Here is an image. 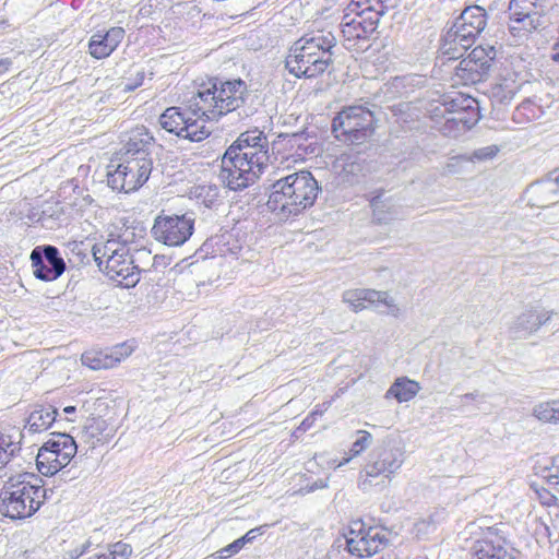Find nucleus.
<instances>
[{
    "mask_svg": "<svg viewBox=\"0 0 559 559\" xmlns=\"http://www.w3.org/2000/svg\"><path fill=\"white\" fill-rule=\"evenodd\" d=\"M250 97L243 80L213 78L198 90L189 107H169L159 116L158 122L162 129L179 139L201 142L211 134L206 121L218 120L228 114H235L237 121L253 116L257 109L248 103Z\"/></svg>",
    "mask_w": 559,
    "mask_h": 559,
    "instance_id": "1",
    "label": "nucleus"
},
{
    "mask_svg": "<svg viewBox=\"0 0 559 559\" xmlns=\"http://www.w3.org/2000/svg\"><path fill=\"white\" fill-rule=\"evenodd\" d=\"M269 141L259 129L242 132L222 158L221 178L230 190L253 185L267 166Z\"/></svg>",
    "mask_w": 559,
    "mask_h": 559,
    "instance_id": "2",
    "label": "nucleus"
},
{
    "mask_svg": "<svg viewBox=\"0 0 559 559\" xmlns=\"http://www.w3.org/2000/svg\"><path fill=\"white\" fill-rule=\"evenodd\" d=\"M320 190L313 175L308 170H300L272 185L266 205L278 221L285 222L311 207Z\"/></svg>",
    "mask_w": 559,
    "mask_h": 559,
    "instance_id": "3",
    "label": "nucleus"
},
{
    "mask_svg": "<svg viewBox=\"0 0 559 559\" xmlns=\"http://www.w3.org/2000/svg\"><path fill=\"white\" fill-rule=\"evenodd\" d=\"M47 499L44 480L33 473L13 475L0 490V515L12 521L33 516Z\"/></svg>",
    "mask_w": 559,
    "mask_h": 559,
    "instance_id": "4",
    "label": "nucleus"
},
{
    "mask_svg": "<svg viewBox=\"0 0 559 559\" xmlns=\"http://www.w3.org/2000/svg\"><path fill=\"white\" fill-rule=\"evenodd\" d=\"M334 46L335 37L331 33L306 34L290 47L286 68L296 78H317L328 69Z\"/></svg>",
    "mask_w": 559,
    "mask_h": 559,
    "instance_id": "5",
    "label": "nucleus"
},
{
    "mask_svg": "<svg viewBox=\"0 0 559 559\" xmlns=\"http://www.w3.org/2000/svg\"><path fill=\"white\" fill-rule=\"evenodd\" d=\"M487 20V11L483 7H466L442 37L438 57L441 64L462 58L486 28Z\"/></svg>",
    "mask_w": 559,
    "mask_h": 559,
    "instance_id": "6",
    "label": "nucleus"
},
{
    "mask_svg": "<svg viewBox=\"0 0 559 559\" xmlns=\"http://www.w3.org/2000/svg\"><path fill=\"white\" fill-rule=\"evenodd\" d=\"M92 254L99 270L111 281L123 287H134L139 283L141 271L134 264L126 241L109 239L105 243H96Z\"/></svg>",
    "mask_w": 559,
    "mask_h": 559,
    "instance_id": "7",
    "label": "nucleus"
},
{
    "mask_svg": "<svg viewBox=\"0 0 559 559\" xmlns=\"http://www.w3.org/2000/svg\"><path fill=\"white\" fill-rule=\"evenodd\" d=\"M78 452V445L72 436L64 432H52L38 450L36 456L37 469L45 476H52L66 467Z\"/></svg>",
    "mask_w": 559,
    "mask_h": 559,
    "instance_id": "8",
    "label": "nucleus"
},
{
    "mask_svg": "<svg viewBox=\"0 0 559 559\" xmlns=\"http://www.w3.org/2000/svg\"><path fill=\"white\" fill-rule=\"evenodd\" d=\"M108 166L107 185L118 192L129 193L141 188L150 178L153 170V158L121 157L114 168Z\"/></svg>",
    "mask_w": 559,
    "mask_h": 559,
    "instance_id": "9",
    "label": "nucleus"
},
{
    "mask_svg": "<svg viewBox=\"0 0 559 559\" xmlns=\"http://www.w3.org/2000/svg\"><path fill=\"white\" fill-rule=\"evenodd\" d=\"M194 223L195 217L191 212L170 214L162 211L154 219L151 235L163 245L180 247L193 235Z\"/></svg>",
    "mask_w": 559,
    "mask_h": 559,
    "instance_id": "10",
    "label": "nucleus"
},
{
    "mask_svg": "<svg viewBox=\"0 0 559 559\" xmlns=\"http://www.w3.org/2000/svg\"><path fill=\"white\" fill-rule=\"evenodd\" d=\"M331 131L334 139L341 144L332 143L333 146L329 148L331 151L329 154L330 171L338 185L345 183L349 180V147L347 144L349 141V107H343L333 118Z\"/></svg>",
    "mask_w": 559,
    "mask_h": 559,
    "instance_id": "11",
    "label": "nucleus"
},
{
    "mask_svg": "<svg viewBox=\"0 0 559 559\" xmlns=\"http://www.w3.org/2000/svg\"><path fill=\"white\" fill-rule=\"evenodd\" d=\"M552 0H511L509 4V31L521 38L540 25L542 15L551 8Z\"/></svg>",
    "mask_w": 559,
    "mask_h": 559,
    "instance_id": "12",
    "label": "nucleus"
},
{
    "mask_svg": "<svg viewBox=\"0 0 559 559\" xmlns=\"http://www.w3.org/2000/svg\"><path fill=\"white\" fill-rule=\"evenodd\" d=\"M495 59L492 47L486 49L481 46L475 47L466 58H463L455 67L457 82L464 85H473L481 82L491 68Z\"/></svg>",
    "mask_w": 559,
    "mask_h": 559,
    "instance_id": "13",
    "label": "nucleus"
},
{
    "mask_svg": "<svg viewBox=\"0 0 559 559\" xmlns=\"http://www.w3.org/2000/svg\"><path fill=\"white\" fill-rule=\"evenodd\" d=\"M33 274L37 280L52 282L67 270L59 249L52 245L36 246L29 255Z\"/></svg>",
    "mask_w": 559,
    "mask_h": 559,
    "instance_id": "14",
    "label": "nucleus"
},
{
    "mask_svg": "<svg viewBox=\"0 0 559 559\" xmlns=\"http://www.w3.org/2000/svg\"><path fill=\"white\" fill-rule=\"evenodd\" d=\"M404 462V451L391 444L383 442L376 447L369 454V471L376 475H382L383 478H390L392 474L399 471Z\"/></svg>",
    "mask_w": 559,
    "mask_h": 559,
    "instance_id": "15",
    "label": "nucleus"
},
{
    "mask_svg": "<svg viewBox=\"0 0 559 559\" xmlns=\"http://www.w3.org/2000/svg\"><path fill=\"white\" fill-rule=\"evenodd\" d=\"M352 556L358 558L370 557L379 551L383 544L378 528L368 526L360 520L352 519Z\"/></svg>",
    "mask_w": 559,
    "mask_h": 559,
    "instance_id": "16",
    "label": "nucleus"
},
{
    "mask_svg": "<svg viewBox=\"0 0 559 559\" xmlns=\"http://www.w3.org/2000/svg\"><path fill=\"white\" fill-rule=\"evenodd\" d=\"M554 311H546L539 308H531L522 312L510 326V333L513 338H526L537 332L539 328L547 323Z\"/></svg>",
    "mask_w": 559,
    "mask_h": 559,
    "instance_id": "17",
    "label": "nucleus"
},
{
    "mask_svg": "<svg viewBox=\"0 0 559 559\" xmlns=\"http://www.w3.org/2000/svg\"><path fill=\"white\" fill-rule=\"evenodd\" d=\"M155 139L150 131L141 126L131 130L122 147V155L128 158H153Z\"/></svg>",
    "mask_w": 559,
    "mask_h": 559,
    "instance_id": "18",
    "label": "nucleus"
},
{
    "mask_svg": "<svg viewBox=\"0 0 559 559\" xmlns=\"http://www.w3.org/2000/svg\"><path fill=\"white\" fill-rule=\"evenodd\" d=\"M367 15H352V46L355 51L364 52L370 48L369 36L376 31L379 20L378 12H366Z\"/></svg>",
    "mask_w": 559,
    "mask_h": 559,
    "instance_id": "19",
    "label": "nucleus"
},
{
    "mask_svg": "<svg viewBox=\"0 0 559 559\" xmlns=\"http://www.w3.org/2000/svg\"><path fill=\"white\" fill-rule=\"evenodd\" d=\"M124 29L119 26L111 27L105 34H94L88 43V49L92 57L103 59L119 46L124 37Z\"/></svg>",
    "mask_w": 559,
    "mask_h": 559,
    "instance_id": "20",
    "label": "nucleus"
},
{
    "mask_svg": "<svg viewBox=\"0 0 559 559\" xmlns=\"http://www.w3.org/2000/svg\"><path fill=\"white\" fill-rule=\"evenodd\" d=\"M383 304L390 309V313L397 316L399 307L394 304L393 298L386 292H378L373 289H355L352 290V310L360 311L369 306Z\"/></svg>",
    "mask_w": 559,
    "mask_h": 559,
    "instance_id": "21",
    "label": "nucleus"
},
{
    "mask_svg": "<svg viewBox=\"0 0 559 559\" xmlns=\"http://www.w3.org/2000/svg\"><path fill=\"white\" fill-rule=\"evenodd\" d=\"M527 81L520 73L508 72L491 87L492 102L508 105Z\"/></svg>",
    "mask_w": 559,
    "mask_h": 559,
    "instance_id": "22",
    "label": "nucleus"
},
{
    "mask_svg": "<svg viewBox=\"0 0 559 559\" xmlns=\"http://www.w3.org/2000/svg\"><path fill=\"white\" fill-rule=\"evenodd\" d=\"M373 114L361 106H352V147L362 143L373 132Z\"/></svg>",
    "mask_w": 559,
    "mask_h": 559,
    "instance_id": "23",
    "label": "nucleus"
},
{
    "mask_svg": "<svg viewBox=\"0 0 559 559\" xmlns=\"http://www.w3.org/2000/svg\"><path fill=\"white\" fill-rule=\"evenodd\" d=\"M472 554V559H515L514 549L506 548L498 538L476 540Z\"/></svg>",
    "mask_w": 559,
    "mask_h": 559,
    "instance_id": "24",
    "label": "nucleus"
},
{
    "mask_svg": "<svg viewBox=\"0 0 559 559\" xmlns=\"http://www.w3.org/2000/svg\"><path fill=\"white\" fill-rule=\"evenodd\" d=\"M57 414L52 405H38L28 415L25 428L33 433L47 430L56 420Z\"/></svg>",
    "mask_w": 559,
    "mask_h": 559,
    "instance_id": "25",
    "label": "nucleus"
},
{
    "mask_svg": "<svg viewBox=\"0 0 559 559\" xmlns=\"http://www.w3.org/2000/svg\"><path fill=\"white\" fill-rule=\"evenodd\" d=\"M189 197L199 206L216 210L221 205L219 188L216 185H198L190 189Z\"/></svg>",
    "mask_w": 559,
    "mask_h": 559,
    "instance_id": "26",
    "label": "nucleus"
},
{
    "mask_svg": "<svg viewBox=\"0 0 559 559\" xmlns=\"http://www.w3.org/2000/svg\"><path fill=\"white\" fill-rule=\"evenodd\" d=\"M420 389L419 383L415 380L406 377L397 378L385 392V399L393 397L399 403L408 402L417 395Z\"/></svg>",
    "mask_w": 559,
    "mask_h": 559,
    "instance_id": "27",
    "label": "nucleus"
},
{
    "mask_svg": "<svg viewBox=\"0 0 559 559\" xmlns=\"http://www.w3.org/2000/svg\"><path fill=\"white\" fill-rule=\"evenodd\" d=\"M476 116V108L474 106L471 109L456 110V112L444 118V131L449 133L466 131L477 121Z\"/></svg>",
    "mask_w": 559,
    "mask_h": 559,
    "instance_id": "28",
    "label": "nucleus"
},
{
    "mask_svg": "<svg viewBox=\"0 0 559 559\" xmlns=\"http://www.w3.org/2000/svg\"><path fill=\"white\" fill-rule=\"evenodd\" d=\"M22 437L21 431H15L14 433L0 431V469L21 451Z\"/></svg>",
    "mask_w": 559,
    "mask_h": 559,
    "instance_id": "29",
    "label": "nucleus"
},
{
    "mask_svg": "<svg viewBox=\"0 0 559 559\" xmlns=\"http://www.w3.org/2000/svg\"><path fill=\"white\" fill-rule=\"evenodd\" d=\"M228 235H215L207 238L197 251L201 259L224 257L230 250L228 247Z\"/></svg>",
    "mask_w": 559,
    "mask_h": 559,
    "instance_id": "30",
    "label": "nucleus"
},
{
    "mask_svg": "<svg viewBox=\"0 0 559 559\" xmlns=\"http://www.w3.org/2000/svg\"><path fill=\"white\" fill-rule=\"evenodd\" d=\"M473 104H475V99L472 97H447L442 104L431 110L432 117H441L444 119L447 116L456 112V110L471 109Z\"/></svg>",
    "mask_w": 559,
    "mask_h": 559,
    "instance_id": "31",
    "label": "nucleus"
},
{
    "mask_svg": "<svg viewBox=\"0 0 559 559\" xmlns=\"http://www.w3.org/2000/svg\"><path fill=\"white\" fill-rule=\"evenodd\" d=\"M63 216L64 211L60 203H49L43 209L37 222L47 229H56L61 225Z\"/></svg>",
    "mask_w": 559,
    "mask_h": 559,
    "instance_id": "32",
    "label": "nucleus"
},
{
    "mask_svg": "<svg viewBox=\"0 0 559 559\" xmlns=\"http://www.w3.org/2000/svg\"><path fill=\"white\" fill-rule=\"evenodd\" d=\"M132 551L133 550L131 545L120 540L117 543L108 544L100 551L90 556L86 559H129V557L132 555Z\"/></svg>",
    "mask_w": 559,
    "mask_h": 559,
    "instance_id": "33",
    "label": "nucleus"
},
{
    "mask_svg": "<svg viewBox=\"0 0 559 559\" xmlns=\"http://www.w3.org/2000/svg\"><path fill=\"white\" fill-rule=\"evenodd\" d=\"M370 206L373 213V221L377 224H389L400 216V212L396 206L379 201V197L370 201Z\"/></svg>",
    "mask_w": 559,
    "mask_h": 559,
    "instance_id": "34",
    "label": "nucleus"
},
{
    "mask_svg": "<svg viewBox=\"0 0 559 559\" xmlns=\"http://www.w3.org/2000/svg\"><path fill=\"white\" fill-rule=\"evenodd\" d=\"M106 428L107 424L103 418H88L82 429L81 438L85 442L91 443V445L94 447L96 442H99L102 440V436Z\"/></svg>",
    "mask_w": 559,
    "mask_h": 559,
    "instance_id": "35",
    "label": "nucleus"
},
{
    "mask_svg": "<svg viewBox=\"0 0 559 559\" xmlns=\"http://www.w3.org/2000/svg\"><path fill=\"white\" fill-rule=\"evenodd\" d=\"M263 533L262 527H255L247 532L243 536L240 538L234 540L228 546L224 547L219 550V557L221 558H227L230 557L234 554H237L247 543H252L258 536H260Z\"/></svg>",
    "mask_w": 559,
    "mask_h": 559,
    "instance_id": "36",
    "label": "nucleus"
},
{
    "mask_svg": "<svg viewBox=\"0 0 559 559\" xmlns=\"http://www.w3.org/2000/svg\"><path fill=\"white\" fill-rule=\"evenodd\" d=\"M385 479L382 475H376L373 472H370L369 464H366L359 473L357 485L362 491H369L372 487H384Z\"/></svg>",
    "mask_w": 559,
    "mask_h": 559,
    "instance_id": "37",
    "label": "nucleus"
},
{
    "mask_svg": "<svg viewBox=\"0 0 559 559\" xmlns=\"http://www.w3.org/2000/svg\"><path fill=\"white\" fill-rule=\"evenodd\" d=\"M82 364L93 370L112 367V359L98 352H86L82 355Z\"/></svg>",
    "mask_w": 559,
    "mask_h": 559,
    "instance_id": "38",
    "label": "nucleus"
},
{
    "mask_svg": "<svg viewBox=\"0 0 559 559\" xmlns=\"http://www.w3.org/2000/svg\"><path fill=\"white\" fill-rule=\"evenodd\" d=\"M352 459L360 455L373 443V437L366 430H357L352 435Z\"/></svg>",
    "mask_w": 559,
    "mask_h": 559,
    "instance_id": "39",
    "label": "nucleus"
},
{
    "mask_svg": "<svg viewBox=\"0 0 559 559\" xmlns=\"http://www.w3.org/2000/svg\"><path fill=\"white\" fill-rule=\"evenodd\" d=\"M533 416L543 423L556 424L555 400L542 402L534 406Z\"/></svg>",
    "mask_w": 559,
    "mask_h": 559,
    "instance_id": "40",
    "label": "nucleus"
},
{
    "mask_svg": "<svg viewBox=\"0 0 559 559\" xmlns=\"http://www.w3.org/2000/svg\"><path fill=\"white\" fill-rule=\"evenodd\" d=\"M342 552L349 554V536L344 531L332 545L329 552L330 559H345L346 557Z\"/></svg>",
    "mask_w": 559,
    "mask_h": 559,
    "instance_id": "41",
    "label": "nucleus"
},
{
    "mask_svg": "<svg viewBox=\"0 0 559 559\" xmlns=\"http://www.w3.org/2000/svg\"><path fill=\"white\" fill-rule=\"evenodd\" d=\"M499 152L497 145L484 146L475 150L468 158V162H484L493 158Z\"/></svg>",
    "mask_w": 559,
    "mask_h": 559,
    "instance_id": "42",
    "label": "nucleus"
},
{
    "mask_svg": "<svg viewBox=\"0 0 559 559\" xmlns=\"http://www.w3.org/2000/svg\"><path fill=\"white\" fill-rule=\"evenodd\" d=\"M537 188L542 193L556 194L559 190V173H551L547 179L538 183Z\"/></svg>",
    "mask_w": 559,
    "mask_h": 559,
    "instance_id": "43",
    "label": "nucleus"
},
{
    "mask_svg": "<svg viewBox=\"0 0 559 559\" xmlns=\"http://www.w3.org/2000/svg\"><path fill=\"white\" fill-rule=\"evenodd\" d=\"M486 395L483 393H479L478 391H474L471 393H465L463 395H460V404L456 406V409L459 411H465L471 402H477L483 403L485 402Z\"/></svg>",
    "mask_w": 559,
    "mask_h": 559,
    "instance_id": "44",
    "label": "nucleus"
},
{
    "mask_svg": "<svg viewBox=\"0 0 559 559\" xmlns=\"http://www.w3.org/2000/svg\"><path fill=\"white\" fill-rule=\"evenodd\" d=\"M374 0H352V15H367L366 12H377L373 8Z\"/></svg>",
    "mask_w": 559,
    "mask_h": 559,
    "instance_id": "45",
    "label": "nucleus"
},
{
    "mask_svg": "<svg viewBox=\"0 0 559 559\" xmlns=\"http://www.w3.org/2000/svg\"><path fill=\"white\" fill-rule=\"evenodd\" d=\"M544 478L547 480L550 488L559 492V466L549 468Z\"/></svg>",
    "mask_w": 559,
    "mask_h": 559,
    "instance_id": "46",
    "label": "nucleus"
},
{
    "mask_svg": "<svg viewBox=\"0 0 559 559\" xmlns=\"http://www.w3.org/2000/svg\"><path fill=\"white\" fill-rule=\"evenodd\" d=\"M461 162H468V158L466 156H461V155L451 157L443 168L444 173L445 174L456 173Z\"/></svg>",
    "mask_w": 559,
    "mask_h": 559,
    "instance_id": "47",
    "label": "nucleus"
},
{
    "mask_svg": "<svg viewBox=\"0 0 559 559\" xmlns=\"http://www.w3.org/2000/svg\"><path fill=\"white\" fill-rule=\"evenodd\" d=\"M317 420V413H310L302 421L301 424L297 427L295 433H299V432H306L307 430H309L314 421Z\"/></svg>",
    "mask_w": 559,
    "mask_h": 559,
    "instance_id": "48",
    "label": "nucleus"
},
{
    "mask_svg": "<svg viewBox=\"0 0 559 559\" xmlns=\"http://www.w3.org/2000/svg\"><path fill=\"white\" fill-rule=\"evenodd\" d=\"M129 81L130 82L124 84L123 90L124 91H134L135 88H138L139 86H141L143 84L144 72H136L135 78L130 79Z\"/></svg>",
    "mask_w": 559,
    "mask_h": 559,
    "instance_id": "49",
    "label": "nucleus"
},
{
    "mask_svg": "<svg viewBox=\"0 0 559 559\" xmlns=\"http://www.w3.org/2000/svg\"><path fill=\"white\" fill-rule=\"evenodd\" d=\"M330 405L331 401L324 402L321 405L316 406V408L311 413H317V418L321 417Z\"/></svg>",
    "mask_w": 559,
    "mask_h": 559,
    "instance_id": "50",
    "label": "nucleus"
},
{
    "mask_svg": "<svg viewBox=\"0 0 559 559\" xmlns=\"http://www.w3.org/2000/svg\"><path fill=\"white\" fill-rule=\"evenodd\" d=\"M12 64V61L8 58L0 59V75L9 71L10 67Z\"/></svg>",
    "mask_w": 559,
    "mask_h": 559,
    "instance_id": "51",
    "label": "nucleus"
},
{
    "mask_svg": "<svg viewBox=\"0 0 559 559\" xmlns=\"http://www.w3.org/2000/svg\"><path fill=\"white\" fill-rule=\"evenodd\" d=\"M81 552L79 551V548H74L63 556V559H79L81 557Z\"/></svg>",
    "mask_w": 559,
    "mask_h": 559,
    "instance_id": "52",
    "label": "nucleus"
},
{
    "mask_svg": "<svg viewBox=\"0 0 559 559\" xmlns=\"http://www.w3.org/2000/svg\"><path fill=\"white\" fill-rule=\"evenodd\" d=\"M92 545H93V544H92V540H91V539H87V540H86L85 543H83L80 547H78V548H79V551L81 552V555H82V556H83V555H85V554L88 551V549L91 548V546H92Z\"/></svg>",
    "mask_w": 559,
    "mask_h": 559,
    "instance_id": "53",
    "label": "nucleus"
},
{
    "mask_svg": "<svg viewBox=\"0 0 559 559\" xmlns=\"http://www.w3.org/2000/svg\"><path fill=\"white\" fill-rule=\"evenodd\" d=\"M532 102L531 100H525L523 102L518 108H516V111L518 112H525L526 110H528L531 107H532Z\"/></svg>",
    "mask_w": 559,
    "mask_h": 559,
    "instance_id": "54",
    "label": "nucleus"
},
{
    "mask_svg": "<svg viewBox=\"0 0 559 559\" xmlns=\"http://www.w3.org/2000/svg\"><path fill=\"white\" fill-rule=\"evenodd\" d=\"M301 139V135L298 134V133H294L289 136V142L290 143H297L299 140Z\"/></svg>",
    "mask_w": 559,
    "mask_h": 559,
    "instance_id": "55",
    "label": "nucleus"
},
{
    "mask_svg": "<svg viewBox=\"0 0 559 559\" xmlns=\"http://www.w3.org/2000/svg\"><path fill=\"white\" fill-rule=\"evenodd\" d=\"M63 412L68 415H71L76 412V408H75V406H67V407H64Z\"/></svg>",
    "mask_w": 559,
    "mask_h": 559,
    "instance_id": "56",
    "label": "nucleus"
},
{
    "mask_svg": "<svg viewBox=\"0 0 559 559\" xmlns=\"http://www.w3.org/2000/svg\"><path fill=\"white\" fill-rule=\"evenodd\" d=\"M323 487H325V484H323V481L320 480V483L317 481V483H314L313 486L310 487V491H313L317 488H323Z\"/></svg>",
    "mask_w": 559,
    "mask_h": 559,
    "instance_id": "57",
    "label": "nucleus"
},
{
    "mask_svg": "<svg viewBox=\"0 0 559 559\" xmlns=\"http://www.w3.org/2000/svg\"><path fill=\"white\" fill-rule=\"evenodd\" d=\"M556 406V424H559V400H555Z\"/></svg>",
    "mask_w": 559,
    "mask_h": 559,
    "instance_id": "58",
    "label": "nucleus"
},
{
    "mask_svg": "<svg viewBox=\"0 0 559 559\" xmlns=\"http://www.w3.org/2000/svg\"><path fill=\"white\" fill-rule=\"evenodd\" d=\"M347 16H348V14H347V13H345V15H344V17H343V21H342V23H341V25H342L343 27L349 26V22H346V21H345V20L347 19Z\"/></svg>",
    "mask_w": 559,
    "mask_h": 559,
    "instance_id": "59",
    "label": "nucleus"
},
{
    "mask_svg": "<svg viewBox=\"0 0 559 559\" xmlns=\"http://www.w3.org/2000/svg\"><path fill=\"white\" fill-rule=\"evenodd\" d=\"M348 461H349V459H345V460H344V462H341V463L338 464V466L343 465L344 463H347Z\"/></svg>",
    "mask_w": 559,
    "mask_h": 559,
    "instance_id": "60",
    "label": "nucleus"
},
{
    "mask_svg": "<svg viewBox=\"0 0 559 559\" xmlns=\"http://www.w3.org/2000/svg\"><path fill=\"white\" fill-rule=\"evenodd\" d=\"M346 295H347V293H344V294H343V299H344V301H347V299H346Z\"/></svg>",
    "mask_w": 559,
    "mask_h": 559,
    "instance_id": "61",
    "label": "nucleus"
}]
</instances>
